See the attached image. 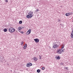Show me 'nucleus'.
Listing matches in <instances>:
<instances>
[{
    "label": "nucleus",
    "mask_w": 73,
    "mask_h": 73,
    "mask_svg": "<svg viewBox=\"0 0 73 73\" xmlns=\"http://www.w3.org/2000/svg\"><path fill=\"white\" fill-rule=\"evenodd\" d=\"M33 16V12L32 11H30L28 14V15H27L26 17L27 19H31Z\"/></svg>",
    "instance_id": "1"
},
{
    "label": "nucleus",
    "mask_w": 73,
    "mask_h": 73,
    "mask_svg": "<svg viewBox=\"0 0 73 73\" xmlns=\"http://www.w3.org/2000/svg\"><path fill=\"white\" fill-rule=\"evenodd\" d=\"M9 31L10 33H14L15 32V29L11 27L9 29Z\"/></svg>",
    "instance_id": "2"
},
{
    "label": "nucleus",
    "mask_w": 73,
    "mask_h": 73,
    "mask_svg": "<svg viewBox=\"0 0 73 73\" xmlns=\"http://www.w3.org/2000/svg\"><path fill=\"white\" fill-rule=\"evenodd\" d=\"M59 46L57 44L56 42H54L53 43V47L54 49H56Z\"/></svg>",
    "instance_id": "3"
},
{
    "label": "nucleus",
    "mask_w": 73,
    "mask_h": 73,
    "mask_svg": "<svg viewBox=\"0 0 73 73\" xmlns=\"http://www.w3.org/2000/svg\"><path fill=\"white\" fill-rule=\"evenodd\" d=\"M64 49H59L56 52L58 54H61L62 52H64Z\"/></svg>",
    "instance_id": "4"
},
{
    "label": "nucleus",
    "mask_w": 73,
    "mask_h": 73,
    "mask_svg": "<svg viewBox=\"0 0 73 73\" xmlns=\"http://www.w3.org/2000/svg\"><path fill=\"white\" fill-rule=\"evenodd\" d=\"M31 33V30L30 29L26 33V35H29Z\"/></svg>",
    "instance_id": "5"
},
{
    "label": "nucleus",
    "mask_w": 73,
    "mask_h": 73,
    "mask_svg": "<svg viewBox=\"0 0 73 73\" xmlns=\"http://www.w3.org/2000/svg\"><path fill=\"white\" fill-rule=\"evenodd\" d=\"M24 28L22 27H19L18 28V30L19 32H20L21 31V30L22 29H23Z\"/></svg>",
    "instance_id": "6"
},
{
    "label": "nucleus",
    "mask_w": 73,
    "mask_h": 73,
    "mask_svg": "<svg viewBox=\"0 0 73 73\" xmlns=\"http://www.w3.org/2000/svg\"><path fill=\"white\" fill-rule=\"evenodd\" d=\"M27 67H30V66H32V64L31 63H28L26 65Z\"/></svg>",
    "instance_id": "7"
},
{
    "label": "nucleus",
    "mask_w": 73,
    "mask_h": 73,
    "mask_svg": "<svg viewBox=\"0 0 73 73\" xmlns=\"http://www.w3.org/2000/svg\"><path fill=\"white\" fill-rule=\"evenodd\" d=\"M33 60L35 61V62H36V61L38 60V58H37L36 57H34L33 58Z\"/></svg>",
    "instance_id": "8"
},
{
    "label": "nucleus",
    "mask_w": 73,
    "mask_h": 73,
    "mask_svg": "<svg viewBox=\"0 0 73 73\" xmlns=\"http://www.w3.org/2000/svg\"><path fill=\"white\" fill-rule=\"evenodd\" d=\"M34 40L35 42L36 43L38 42H39V41H40V40L37 38L35 39H34Z\"/></svg>",
    "instance_id": "9"
},
{
    "label": "nucleus",
    "mask_w": 73,
    "mask_h": 73,
    "mask_svg": "<svg viewBox=\"0 0 73 73\" xmlns=\"http://www.w3.org/2000/svg\"><path fill=\"white\" fill-rule=\"evenodd\" d=\"M27 44H25L23 47V48L24 49H27Z\"/></svg>",
    "instance_id": "10"
},
{
    "label": "nucleus",
    "mask_w": 73,
    "mask_h": 73,
    "mask_svg": "<svg viewBox=\"0 0 73 73\" xmlns=\"http://www.w3.org/2000/svg\"><path fill=\"white\" fill-rule=\"evenodd\" d=\"M65 15L66 16H70V13H66Z\"/></svg>",
    "instance_id": "11"
},
{
    "label": "nucleus",
    "mask_w": 73,
    "mask_h": 73,
    "mask_svg": "<svg viewBox=\"0 0 73 73\" xmlns=\"http://www.w3.org/2000/svg\"><path fill=\"white\" fill-rule=\"evenodd\" d=\"M4 32H7V29H5L4 30Z\"/></svg>",
    "instance_id": "12"
},
{
    "label": "nucleus",
    "mask_w": 73,
    "mask_h": 73,
    "mask_svg": "<svg viewBox=\"0 0 73 73\" xmlns=\"http://www.w3.org/2000/svg\"><path fill=\"white\" fill-rule=\"evenodd\" d=\"M40 71H41V70L39 69H38L37 70V72L38 73H40Z\"/></svg>",
    "instance_id": "13"
},
{
    "label": "nucleus",
    "mask_w": 73,
    "mask_h": 73,
    "mask_svg": "<svg viewBox=\"0 0 73 73\" xmlns=\"http://www.w3.org/2000/svg\"><path fill=\"white\" fill-rule=\"evenodd\" d=\"M57 60H60V56H58L57 57Z\"/></svg>",
    "instance_id": "14"
},
{
    "label": "nucleus",
    "mask_w": 73,
    "mask_h": 73,
    "mask_svg": "<svg viewBox=\"0 0 73 73\" xmlns=\"http://www.w3.org/2000/svg\"><path fill=\"white\" fill-rule=\"evenodd\" d=\"M19 24H22V21H20L19 22Z\"/></svg>",
    "instance_id": "15"
},
{
    "label": "nucleus",
    "mask_w": 73,
    "mask_h": 73,
    "mask_svg": "<svg viewBox=\"0 0 73 73\" xmlns=\"http://www.w3.org/2000/svg\"><path fill=\"white\" fill-rule=\"evenodd\" d=\"M38 11H39V9H37L36 10V12H38Z\"/></svg>",
    "instance_id": "16"
},
{
    "label": "nucleus",
    "mask_w": 73,
    "mask_h": 73,
    "mask_svg": "<svg viewBox=\"0 0 73 73\" xmlns=\"http://www.w3.org/2000/svg\"><path fill=\"white\" fill-rule=\"evenodd\" d=\"M20 33H21V34H24V32L23 31H21L20 32Z\"/></svg>",
    "instance_id": "17"
},
{
    "label": "nucleus",
    "mask_w": 73,
    "mask_h": 73,
    "mask_svg": "<svg viewBox=\"0 0 73 73\" xmlns=\"http://www.w3.org/2000/svg\"><path fill=\"white\" fill-rule=\"evenodd\" d=\"M23 44H24V42H21V45H23Z\"/></svg>",
    "instance_id": "18"
},
{
    "label": "nucleus",
    "mask_w": 73,
    "mask_h": 73,
    "mask_svg": "<svg viewBox=\"0 0 73 73\" xmlns=\"http://www.w3.org/2000/svg\"><path fill=\"white\" fill-rule=\"evenodd\" d=\"M64 48V46H62V47H61V49H62Z\"/></svg>",
    "instance_id": "19"
},
{
    "label": "nucleus",
    "mask_w": 73,
    "mask_h": 73,
    "mask_svg": "<svg viewBox=\"0 0 73 73\" xmlns=\"http://www.w3.org/2000/svg\"><path fill=\"white\" fill-rule=\"evenodd\" d=\"M42 70H44V69H45V67H42Z\"/></svg>",
    "instance_id": "20"
},
{
    "label": "nucleus",
    "mask_w": 73,
    "mask_h": 73,
    "mask_svg": "<svg viewBox=\"0 0 73 73\" xmlns=\"http://www.w3.org/2000/svg\"><path fill=\"white\" fill-rule=\"evenodd\" d=\"M70 15H73V12H70Z\"/></svg>",
    "instance_id": "21"
},
{
    "label": "nucleus",
    "mask_w": 73,
    "mask_h": 73,
    "mask_svg": "<svg viewBox=\"0 0 73 73\" xmlns=\"http://www.w3.org/2000/svg\"><path fill=\"white\" fill-rule=\"evenodd\" d=\"M39 57H40V58H39L40 59H41V56L39 55Z\"/></svg>",
    "instance_id": "22"
},
{
    "label": "nucleus",
    "mask_w": 73,
    "mask_h": 73,
    "mask_svg": "<svg viewBox=\"0 0 73 73\" xmlns=\"http://www.w3.org/2000/svg\"><path fill=\"white\" fill-rule=\"evenodd\" d=\"M5 1H6V2H7V3H8V1L7 0H6Z\"/></svg>",
    "instance_id": "23"
},
{
    "label": "nucleus",
    "mask_w": 73,
    "mask_h": 73,
    "mask_svg": "<svg viewBox=\"0 0 73 73\" xmlns=\"http://www.w3.org/2000/svg\"><path fill=\"white\" fill-rule=\"evenodd\" d=\"M65 68H66V69H67L68 68L66 67Z\"/></svg>",
    "instance_id": "24"
},
{
    "label": "nucleus",
    "mask_w": 73,
    "mask_h": 73,
    "mask_svg": "<svg viewBox=\"0 0 73 73\" xmlns=\"http://www.w3.org/2000/svg\"><path fill=\"white\" fill-rule=\"evenodd\" d=\"M1 60V56H0V61Z\"/></svg>",
    "instance_id": "25"
}]
</instances>
